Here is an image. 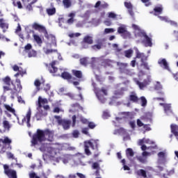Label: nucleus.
I'll list each match as a JSON object with an SVG mask.
<instances>
[{"label": "nucleus", "mask_w": 178, "mask_h": 178, "mask_svg": "<svg viewBox=\"0 0 178 178\" xmlns=\"http://www.w3.org/2000/svg\"><path fill=\"white\" fill-rule=\"evenodd\" d=\"M137 160L140 162V163H145L147 162V158H144L143 156H138L137 157Z\"/></svg>", "instance_id": "obj_48"}, {"label": "nucleus", "mask_w": 178, "mask_h": 178, "mask_svg": "<svg viewBox=\"0 0 178 178\" xmlns=\"http://www.w3.org/2000/svg\"><path fill=\"white\" fill-rule=\"evenodd\" d=\"M58 54V49H47L45 51L47 55H49V54Z\"/></svg>", "instance_id": "obj_42"}, {"label": "nucleus", "mask_w": 178, "mask_h": 178, "mask_svg": "<svg viewBox=\"0 0 178 178\" xmlns=\"http://www.w3.org/2000/svg\"><path fill=\"white\" fill-rule=\"evenodd\" d=\"M134 59H141L140 62H144V60H147V56H145V54L144 53H140L137 50L136 51V56Z\"/></svg>", "instance_id": "obj_20"}, {"label": "nucleus", "mask_w": 178, "mask_h": 178, "mask_svg": "<svg viewBox=\"0 0 178 178\" xmlns=\"http://www.w3.org/2000/svg\"><path fill=\"white\" fill-rule=\"evenodd\" d=\"M164 111L165 113H172V106H170V104H166L164 106Z\"/></svg>", "instance_id": "obj_34"}, {"label": "nucleus", "mask_w": 178, "mask_h": 178, "mask_svg": "<svg viewBox=\"0 0 178 178\" xmlns=\"http://www.w3.org/2000/svg\"><path fill=\"white\" fill-rule=\"evenodd\" d=\"M33 38L34 41H35V42L38 45H41V44H42V39H41V37H40V35L33 34Z\"/></svg>", "instance_id": "obj_24"}, {"label": "nucleus", "mask_w": 178, "mask_h": 178, "mask_svg": "<svg viewBox=\"0 0 178 178\" xmlns=\"http://www.w3.org/2000/svg\"><path fill=\"white\" fill-rule=\"evenodd\" d=\"M102 48V42H99L97 44H94L91 46V49L93 51H99Z\"/></svg>", "instance_id": "obj_26"}, {"label": "nucleus", "mask_w": 178, "mask_h": 178, "mask_svg": "<svg viewBox=\"0 0 178 178\" xmlns=\"http://www.w3.org/2000/svg\"><path fill=\"white\" fill-rule=\"evenodd\" d=\"M129 126L131 127V129H136V122L134 121L129 122Z\"/></svg>", "instance_id": "obj_64"}, {"label": "nucleus", "mask_w": 178, "mask_h": 178, "mask_svg": "<svg viewBox=\"0 0 178 178\" xmlns=\"http://www.w3.org/2000/svg\"><path fill=\"white\" fill-rule=\"evenodd\" d=\"M143 129H145L146 131H151V127H149V124H144Z\"/></svg>", "instance_id": "obj_58"}, {"label": "nucleus", "mask_w": 178, "mask_h": 178, "mask_svg": "<svg viewBox=\"0 0 178 178\" xmlns=\"http://www.w3.org/2000/svg\"><path fill=\"white\" fill-rule=\"evenodd\" d=\"M12 139L8 136H4L3 138H0V154L2 152L5 154L6 150L10 151L12 149Z\"/></svg>", "instance_id": "obj_3"}, {"label": "nucleus", "mask_w": 178, "mask_h": 178, "mask_svg": "<svg viewBox=\"0 0 178 178\" xmlns=\"http://www.w3.org/2000/svg\"><path fill=\"white\" fill-rule=\"evenodd\" d=\"M45 104H48V100L47 99H42V97H38V108L41 109L42 108V105H45Z\"/></svg>", "instance_id": "obj_22"}, {"label": "nucleus", "mask_w": 178, "mask_h": 178, "mask_svg": "<svg viewBox=\"0 0 178 178\" xmlns=\"http://www.w3.org/2000/svg\"><path fill=\"white\" fill-rule=\"evenodd\" d=\"M158 64L161 66V67L165 69V70H170V68L169 67V63H168V61L165 58L159 59L158 60Z\"/></svg>", "instance_id": "obj_11"}, {"label": "nucleus", "mask_w": 178, "mask_h": 178, "mask_svg": "<svg viewBox=\"0 0 178 178\" xmlns=\"http://www.w3.org/2000/svg\"><path fill=\"white\" fill-rule=\"evenodd\" d=\"M17 101L19 104H25V102L23 100V98H22V96L17 97Z\"/></svg>", "instance_id": "obj_63"}, {"label": "nucleus", "mask_w": 178, "mask_h": 178, "mask_svg": "<svg viewBox=\"0 0 178 178\" xmlns=\"http://www.w3.org/2000/svg\"><path fill=\"white\" fill-rule=\"evenodd\" d=\"M124 5L125 8H127V9H133V4H131V2L125 1L124 3Z\"/></svg>", "instance_id": "obj_45"}, {"label": "nucleus", "mask_w": 178, "mask_h": 178, "mask_svg": "<svg viewBox=\"0 0 178 178\" xmlns=\"http://www.w3.org/2000/svg\"><path fill=\"white\" fill-rule=\"evenodd\" d=\"M29 178H40L35 172H31L29 174Z\"/></svg>", "instance_id": "obj_55"}, {"label": "nucleus", "mask_w": 178, "mask_h": 178, "mask_svg": "<svg viewBox=\"0 0 178 178\" xmlns=\"http://www.w3.org/2000/svg\"><path fill=\"white\" fill-rule=\"evenodd\" d=\"M126 155L127 158H132V156H134V151H133V149L127 148L126 150Z\"/></svg>", "instance_id": "obj_28"}, {"label": "nucleus", "mask_w": 178, "mask_h": 178, "mask_svg": "<svg viewBox=\"0 0 178 178\" xmlns=\"http://www.w3.org/2000/svg\"><path fill=\"white\" fill-rule=\"evenodd\" d=\"M140 99L141 101V106H147V99L145 97L142 96Z\"/></svg>", "instance_id": "obj_40"}, {"label": "nucleus", "mask_w": 178, "mask_h": 178, "mask_svg": "<svg viewBox=\"0 0 178 178\" xmlns=\"http://www.w3.org/2000/svg\"><path fill=\"white\" fill-rule=\"evenodd\" d=\"M138 175L139 176H142L144 178H147V172L145 170L141 169L138 171Z\"/></svg>", "instance_id": "obj_39"}, {"label": "nucleus", "mask_w": 178, "mask_h": 178, "mask_svg": "<svg viewBox=\"0 0 178 178\" xmlns=\"http://www.w3.org/2000/svg\"><path fill=\"white\" fill-rule=\"evenodd\" d=\"M129 100L132 102H138V97L136 94L129 95Z\"/></svg>", "instance_id": "obj_33"}, {"label": "nucleus", "mask_w": 178, "mask_h": 178, "mask_svg": "<svg viewBox=\"0 0 178 178\" xmlns=\"http://www.w3.org/2000/svg\"><path fill=\"white\" fill-rule=\"evenodd\" d=\"M13 70H14V72H20V70H23V68L19 67L17 65H14L13 66Z\"/></svg>", "instance_id": "obj_47"}, {"label": "nucleus", "mask_w": 178, "mask_h": 178, "mask_svg": "<svg viewBox=\"0 0 178 178\" xmlns=\"http://www.w3.org/2000/svg\"><path fill=\"white\" fill-rule=\"evenodd\" d=\"M143 37H144L145 40H143V43L145 47H152V39L147 35L145 32L142 33Z\"/></svg>", "instance_id": "obj_10"}, {"label": "nucleus", "mask_w": 178, "mask_h": 178, "mask_svg": "<svg viewBox=\"0 0 178 178\" xmlns=\"http://www.w3.org/2000/svg\"><path fill=\"white\" fill-rule=\"evenodd\" d=\"M140 120H143V122L152 123V115L149 113H147L145 115L140 117Z\"/></svg>", "instance_id": "obj_14"}, {"label": "nucleus", "mask_w": 178, "mask_h": 178, "mask_svg": "<svg viewBox=\"0 0 178 178\" xmlns=\"http://www.w3.org/2000/svg\"><path fill=\"white\" fill-rule=\"evenodd\" d=\"M118 34H121L122 38L126 40V38H129L130 37V32L127 31L126 28L123 26H120L118 28Z\"/></svg>", "instance_id": "obj_8"}, {"label": "nucleus", "mask_w": 178, "mask_h": 178, "mask_svg": "<svg viewBox=\"0 0 178 178\" xmlns=\"http://www.w3.org/2000/svg\"><path fill=\"white\" fill-rule=\"evenodd\" d=\"M3 169L5 175H6V176H8V178H17V174L16 172V170H10L8 164L3 165Z\"/></svg>", "instance_id": "obj_6"}, {"label": "nucleus", "mask_w": 178, "mask_h": 178, "mask_svg": "<svg viewBox=\"0 0 178 178\" xmlns=\"http://www.w3.org/2000/svg\"><path fill=\"white\" fill-rule=\"evenodd\" d=\"M3 127L6 130H10V124L8 120L3 121Z\"/></svg>", "instance_id": "obj_32"}, {"label": "nucleus", "mask_w": 178, "mask_h": 178, "mask_svg": "<svg viewBox=\"0 0 178 178\" xmlns=\"http://www.w3.org/2000/svg\"><path fill=\"white\" fill-rule=\"evenodd\" d=\"M34 86L36 87L38 91H40L41 87V81L40 79H35L34 81Z\"/></svg>", "instance_id": "obj_37"}, {"label": "nucleus", "mask_w": 178, "mask_h": 178, "mask_svg": "<svg viewBox=\"0 0 178 178\" xmlns=\"http://www.w3.org/2000/svg\"><path fill=\"white\" fill-rule=\"evenodd\" d=\"M82 44H88V45H92V44H94V40H92V37L90 35L85 36L82 41Z\"/></svg>", "instance_id": "obj_17"}, {"label": "nucleus", "mask_w": 178, "mask_h": 178, "mask_svg": "<svg viewBox=\"0 0 178 178\" xmlns=\"http://www.w3.org/2000/svg\"><path fill=\"white\" fill-rule=\"evenodd\" d=\"M61 77L64 80H67L68 83H72V80L73 79V76H72V74H70V73L67 72H63L61 74Z\"/></svg>", "instance_id": "obj_13"}, {"label": "nucleus", "mask_w": 178, "mask_h": 178, "mask_svg": "<svg viewBox=\"0 0 178 178\" xmlns=\"http://www.w3.org/2000/svg\"><path fill=\"white\" fill-rule=\"evenodd\" d=\"M158 156L160 158V159H165V152H160L158 153Z\"/></svg>", "instance_id": "obj_54"}, {"label": "nucleus", "mask_w": 178, "mask_h": 178, "mask_svg": "<svg viewBox=\"0 0 178 178\" xmlns=\"http://www.w3.org/2000/svg\"><path fill=\"white\" fill-rule=\"evenodd\" d=\"M108 17H109V19H113V20H118V15L113 12L108 13Z\"/></svg>", "instance_id": "obj_36"}, {"label": "nucleus", "mask_w": 178, "mask_h": 178, "mask_svg": "<svg viewBox=\"0 0 178 178\" xmlns=\"http://www.w3.org/2000/svg\"><path fill=\"white\" fill-rule=\"evenodd\" d=\"M0 27L1 29H8V25L6 24H5L4 22H3V19H0Z\"/></svg>", "instance_id": "obj_51"}, {"label": "nucleus", "mask_w": 178, "mask_h": 178, "mask_svg": "<svg viewBox=\"0 0 178 178\" xmlns=\"http://www.w3.org/2000/svg\"><path fill=\"white\" fill-rule=\"evenodd\" d=\"M32 28L34 30H38L39 33H43V34L44 35V37H48V31H47V29H45V26L40 25L37 22H35L32 25Z\"/></svg>", "instance_id": "obj_7"}, {"label": "nucleus", "mask_w": 178, "mask_h": 178, "mask_svg": "<svg viewBox=\"0 0 178 178\" xmlns=\"http://www.w3.org/2000/svg\"><path fill=\"white\" fill-rule=\"evenodd\" d=\"M154 10L156 13H162L163 10V8L162 7H155L154 8Z\"/></svg>", "instance_id": "obj_46"}, {"label": "nucleus", "mask_w": 178, "mask_h": 178, "mask_svg": "<svg viewBox=\"0 0 178 178\" xmlns=\"http://www.w3.org/2000/svg\"><path fill=\"white\" fill-rule=\"evenodd\" d=\"M141 2H143V3H146L145 6H149V5H151L149 0H141Z\"/></svg>", "instance_id": "obj_61"}, {"label": "nucleus", "mask_w": 178, "mask_h": 178, "mask_svg": "<svg viewBox=\"0 0 178 178\" xmlns=\"http://www.w3.org/2000/svg\"><path fill=\"white\" fill-rule=\"evenodd\" d=\"M76 119H77V117L74 115L72 116V126L74 127L76 126Z\"/></svg>", "instance_id": "obj_62"}, {"label": "nucleus", "mask_w": 178, "mask_h": 178, "mask_svg": "<svg viewBox=\"0 0 178 178\" xmlns=\"http://www.w3.org/2000/svg\"><path fill=\"white\" fill-rule=\"evenodd\" d=\"M54 119H56V120H57L58 124H60L61 122H60L61 120H62V118H61L60 116H59V115H55V116H54Z\"/></svg>", "instance_id": "obj_59"}, {"label": "nucleus", "mask_w": 178, "mask_h": 178, "mask_svg": "<svg viewBox=\"0 0 178 178\" xmlns=\"http://www.w3.org/2000/svg\"><path fill=\"white\" fill-rule=\"evenodd\" d=\"M79 62L82 66H87V65H88V60L86 57L81 58Z\"/></svg>", "instance_id": "obj_31"}, {"label": "nucleus", "mask_w": 178, "mask_h": 178, "mask_svg": "<svg viewBox=\"0 0 178 178\" xmlns=\"http://www.w3.org/2000/svg\"><path fill=\"white\" fill-rule=\"evenodd\" d=\"M115 33V29L113 28H106L104 31V34H111Z\"/></svg>", "instance_id": "obj_38"}, {"label": "nucleus", "mask_w": 178, "mask_h": 178, "mask_svg": "<svg viewBox=\"0 0 178 178\" xmlns=\"http://www.w3.org/2000/svg\"><path fill=\"white\" fill-rule=\"evenodd\" d=\"M67 97H69L71 99H74V94L72 92L66 93Z\"/></svg>", "instance_id": "obj_60"}, {"label": "nucleus", "mask_w": 178, "mask_h": 178, "mask_svg": "<svg viewBox=\"0 0 178 178\" xmlns=\"http://www.w3.org/2000/svg\"><path fill=\"white\" fill-rule=\"evenodd\" d=\"M142 63V66L145 67V69H147V70H149V67L148 66V63L141 62Z\"/></svg>", "instance_id": "obj_57"}, {"label": "nucleus", "mask_w": 178, "mask_h": 178, "mask_svg": "<svg viewBox=\"0 0 178 178\" xmlns=\"http://www.w3.org/2000/svg\"><path fill=\"white\" fill-rule=\"evenodd\" d=\"M46 12L49 16H53V15L56 13V8H55V7L51 8H47Z\"/></svg>", "instance_id": "obj_27"}, {"label": "nucleus", "mask_w": 178, "mask_h": 178, "mask_svg": "<svg viewBox=\"0 0 178 178\" xmlns=\"http://www.w3.org/2000/svg\"><path fill=\"white\" fill-rule=\"evenodd\" d=\"M47 115H48L47 111H44L42 109H40L39 111L35 114L36 120H41V118L42 116H47Z\"/></svg>", "instance_id": "obj_19"}, {"label": "nucleus", "mask_w": 178, "mask_h": 178, "mask_svg": "<svg viewBox=\"0 0 178 178\" xmlns=\"http://www.w3.org/2000/svg\"><path fill=\"white\" fill-rule=\"evenodd\" d=\"M13 5H14L15 6H17L19 9H22V8H23V6L22 5V2H20V1H17V3L16 1H13Z\"/></svg>", "instance_id": "obj_43"}, {"label": "nucleus", "mask_w": 178, "mask_h": 178, "mask_svg": "<svg viewBox=\"0 0 178 178\" xmlns=\"http://www.w3.org/2000/svg\"><path fill=\"white\" fill-rule=\"evenodd\" d=\"M136 123L138 127H143L145 124L144 123H143V122H141V120L140 119L137 120Z\"/></svg>", "instance_id": "obj_53"}, {"label": "nucleus", "mask_w": 178, "mask_h": 178, "mask_svg": "<svg viewBox=\"0 0 178 178\" xmlns=\"http://www.w3.org/2000/svg\"><path fill=\"white\" fill-rule=\"evenodd\" d=\"M67 16L70 18L67 20V24H73L76 21L74 19L76 17V13H70Z\"/></svg>", "instance_id": "obj_16"}, {"label": "nucleus", "mask_w": 178, "mask_h": 178, "mask_svg": "<svg viewBox=\"0 0 178 178\" xmlns=\"http://www.w3.org/2000/svg\"><path fill=\"white\" fill-rule=\"evenodd\" d=\"M168 23L170 24V26H172L173 27H178V24L175 21L170 20L168 21Z\"/></svg>", "instance_id": "obj_52"}, {"label": "nucleus", "mask_w": 178, "mask_h": 178, "mask_svg": "<svg viewBox=\"0 0 178 178\" xmlns=\"http://www.w3.org/2000/svg\"><path fill=\"white\" fill-rule=\"evenodd\" d=\"M27 72L26 70H19L18 71V72H17L15 75L14 77H18L19 76H21L22 77H23V76H24V74H26Z\"/></svg>", "instance_id": "obj_35"}, {"label": "nucleus", "mask_w": 178, "mask_h": 178, "mask_svg": "<svg viewBox=\"0 0 178 178\" xmlns=\"http://www.w3.org/2000/svg\"><path fill=\"white\" fill-rule=\"evenodd\" d=\"M60 124L61 126H63L64 130H69L70 129V125L72 124V121L69 120H63L60 121Z\"/></svg>", "instance_id": "obj_12"}, {"label": "nucleus", "mask_w": 178, "mask_h": 178, "mask_svg": "<svg viewBox=\"0 0 178 178\" xmlns=\"http://www.w3.org/2000/svg\"><path fill=\"white\" fill-rule=\"evenodd\" d=\"M136 84L137 86H138L140 90H143V88H145V87L148 86V81H144L143 82H140L139 81H137Z\"/></svg>", "instance_id": "obj_23"}, {"label": "nucleus", "mask_w": 178, "mask_h": 178, "mask_svg": "<svg viewBox=\"0 0 178 178\" xmlns=\"http://www.w3.org/2000/svg\"><path fill=\"white\" fill-rule=\"evenodd\" d=\"M72 73L76 79H83V72L80 70H72Z\"/></svg>", "instance_id": "obj_21"}, {"label": "nucleus", "mask_w": 178, "mask_h": 178, "mask_svg": "<svg viewBox=\"0 0 178 178\" xmlns=\"http://www.w3.org/2000/svg\"><path fill=\"white\" fill-rule=\"evenodd\" d=\"M31 119V110L29 109L28 111V112L26 113V116L22 119V122H24L26 120V124L28 127H31V124H30V120Z\"/></svg>", "instance_id": "obj_15"}, {"label": "nucleus", "mask_w": 178, "mask_h": 178, "mask_svg": "<svg viewBox=\"0 0 178 178\" xmlns=\"http://www.w3.org/2000/svg\"><path fill=\"white\" fill-rule=\"evenodd\" d=\"M3 107L5 108V109H6L8 112H10V113H13L14 116L17 118V114H16V110H15V108H12V106H10L9 104H3Z\"/></svg>", "instance_id": "obj_18"}, {"label": "nucleus", "mask_w": 178, "mask_h": 178, "mask_svg": "<svg viewBox=\"0 0 178 178\" xmlns=\"http://www.w3.org/2000/svg\"><path fill=\"white\" fill-rule=\"evenodd\" d=\"M90 147L92 149H98V142L95 140H89L84 142V149L85 154L88 156L91 155V152L90 151Z\"/></svg>", "instance_id": "obj_4"}, {"label": "nucleus", "mask_w": 178, "mask_h": 178, "mask_svg": "<svg viewBox=\"0 0 178 178\" xmlns=\"http://www.w3.org/2000/svg\"><path fill=\"white\" fill-rule=\"evenodd\" d=\"M3 81V92L8 94L11 99H15L16 97L22 92L23 86H22V81L19 79H15V83L12 81L10 76H6L2 79Z\"/></svg>", "instance_id": "obj_1"}, {"label": "nucleus", "mask_w": 178, "mask_h": 178, "mask_svg": "<svg viewBox=\"0 0 178 178\" xmlns=\"http://www.w3.org/2000/svg\"><path fill=\"white\" fill-rule=\"evenodd\" d=\"M56 65V60H53L49 64H45V66L46 67H47L49 73L54 74L58 72V67L55 66Z\"/></svg>", "instance_id": "obj_9"}, {"label": "nucleus", "mask_w": 178, "mask_h": 178, "mask_svg": "<svg viewBox=\"0 0 178 178\" xmlns=\"http://www.w3.org/2000/svg\"><path fill=\"white\" fill-rule=\"evenodd\" d=\"M7 156L8 159H15V156L10 152H7Z\"/></svg>", "instance_id": "obj_56"}, {"label": "nucleus", "mask_w": 178, "mask_h": 178, "mask_svg": "<svg viewBox=\"0 0 178 178\" xmlns=\"http://www.w3.org/2000/svg\"><path fill=\"white\" fill-rule=\"evenodd\" d=\"M97 97L98 98V99H99V101H101V102H102V104H104L106 101V99L104 97V96L99 95V93H97Z\"/></svg>", "instance_id": "obj_49"}, {"label": "nucleus", "mask_w": 178, "mask_h": 178, "mask_svg": "<svg viewBox=\"0 0 178 178\" xmlns=\"http://www.w3.org/2000/svg\"><path fill=\"white\" fill-rule=\"evenodd\" d=\"M72 136L74 138H79V136H80V132L77 130H74L72 132Z\"/></svg>", "instance_id": "obj_50"}, {"label": "nucleus", "mask_w": 178, "mask_h": 178, "mask_svg": "<svg viewBox=\"0 0 178 178\" xmlns=\"http://www.w3.org/2000/svg\"><path fill=\"white\" fill-rule=\"evenodd\" d=\"M63 3L67 9H69L72 6V1L70 0H63Z\"/></svg>", "instance_id": "obj_29"}, {"label": "nucleus", "mask_w": 178, "mask_h": 178, "mask_svg": "<svg viewBox=\"0 0 178 178\" xmlns=\"http://www.w3.org/2000/svg\"><path fill=\"white\" fill-rule=\"evenodd\" d=\"M118 66H119V70L120 73H124V74H127L128 76H131L133 72L131 70L127 69L129 64L127 63H118Z\"/></svg>", "instance_id": "obj_5"}, {"label": "nucleus", "mask_w": 178, "mask_h": 178, "mask_svg": "<svg viewBox=\"0 0 178 178\" xmlns=\"http://www.w3.org/2000/svg\"><path fill=\"white\" fill-rule=\"evenodd\" d=\"M134 53V51L131 49H129L128 50H125L124 51L125 58H131L133 56Z\"/></svg>", "instance_id": "obj_25"}, {"label": "nucleus", "mask_w": 178, "mask_h": 178, "mask_svg": "<svg viewBox=\"0 0 178 178\" xmlns=\"http://www.w3.org/2000/svg\"><path fill=\"white\" fill-rule=\"evenodd\" d=\"M33 48V46L31 44L28 43L24 47V51L25 52H29V51H31V49Z\"/></svg>", "instance_id": "obj_44"}, {"label": "nucleus", "mask_w": 178, "mask_h": 178, "mask_svg": "<svg viewBox=\"0 0 178 178\" xmlns=\"http://www.w3.org/2000/svg\"><path fill=\"white\" fill-rule=\"evenodd\" d=\"M88 127L91 130H94V129L97 127V124L94 123V122H89L88 124Z\"/></svg>", "instance_id": "obj_41"}, {"label": "nucleus", "mask_w": 178, "mask_h": 178, "mask_svg": "<svg viewBox=\"0 0 178 178\" xmlns=\"http://www.w3.org/2000/svg\"><path fill=\"white\" fill-rule=\"evenodd\" d=\"M54 141V133L49 129L41 130L37 129L36 133L33 134L31 140V145L34 147L38 145V143H41L43 141Z\"/></svg>", "instance_id": "obj_2"}, {"label": "nucleus", "mask_w": 178, "mask_h": 178, "mask_svg": "<svg viewBox=\"0 0 178 178\" xmlns=\"http://www.w3.org/2000/svg\"><path fill=\"white\" fill-rule=\"evenodd\" d=\"M28 56L29 58H35V56H37V51L35 50H29V51H28Z\"/></svg>", "instance_id": "obj_30"}]
</instances>
